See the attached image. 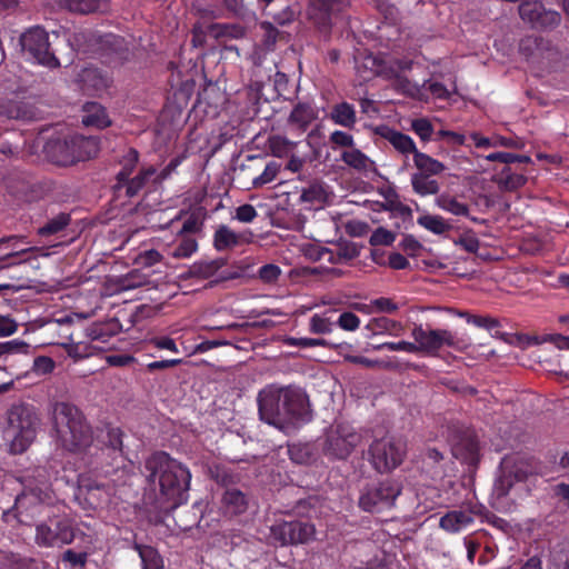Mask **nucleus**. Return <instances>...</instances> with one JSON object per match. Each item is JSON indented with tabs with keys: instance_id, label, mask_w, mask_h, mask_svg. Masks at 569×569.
Returning a JSON list of instances; mask_svg holds the SVG:
<instances>
[{
	"instance_id": "6ab92c4d",
	"label": "nucleus",
	"mask_w": 569,
	"mask_h": 569,
	"mask_svg": "<svg viewBox=\"0 0 569 569\" xmlns=\"http://www.w3.org/2000/svg\"><path fill=\"white\" fill-rule=\"evenodd\" d=\"M282 410L286 422H307L311 418L308 393H283Z\"/></svg>"
},
{
	"instance_id": "c03bdc74",
	"label": "nucleus",
	"mask_w": 569,
	"mask_h": 569,
	"mask_svg": "<svg viewBox=\"0 0 569 569\" xmlns=\"http://www.w3.org/2000/svg\"><path fill=\"white\" fill-rule=\"evenodd\" d=\"M70 222V216L67 213H59L50 219L43 227L39 228V234L51 236L60 232Z\"/></svg>"
},
{
	"instance_id": "9d476101",
	"label": "nucleus",
	"mask_w": 569,
	"mask_h": 569,
	"mask_svg": "<svg viewBox=\"0 0 569 569\" xmlns=\"http://www.w3.org/2000/svg\"><path fill=\"white\" fill-rule=\"evenodd\" d=\"M368 455L369 461L377 472H391L402 463L406 456V443L388 437L377 439L370 445Z\"/></svg>"
},
{
	"instance_id": "4be33fe9",
	"label": "nucleus",
	"mask_w": 569,
	"mask_h": 569,
	"mask_svg": "<svg viewBox=\"0 0 569 569\" xmlns=\"http://www.w3.org/2000/svg\"><path fill=\"white\" fill-rule=\"evenodd\" d=\"M133 50L134 44L132 37H130V40H127L120 36L109 34V63L122 64L129 61L134 54Z\"/></svg>"
},
{
	"instance_id": "6e6d98bb",
	"label": "nucleus",
	"mask_w": 569,
	"mask_h": 569,
	"mask_svg": "<svg viewBox=\"0 0 569 569\" xmlns=\"http://www.w3.org/2000/svg\"><path fill=\"white\" fill-rule=\"evenodd\" d=\"M332 330V323L327 318L315 315L310 319V331L317 335L329 333Z\"/></svg>"
},
{
	"instance_id": "09e8293b",
	"label": "nucleus",
	"mask_w": 569,
	"mask_h": 569,
	"mask_svg": "<svg viewBox=\"0 0 569 569\" xmlns=\"http://www.w3.org/2000/svg\"><path fill=\"white\" fill-rule=\"evenodd\" d=\"M62 562L66 569H77L84 567L87 562L86 552H76L72 549H68L62 555Z\"/></svg>"
},
{
	"instance_id": "20e7f679",
	"label": "nucleus",
	"mask_w": 569,
	"mask_h": 569,
	"mask_svg": "<svg viewBox=\"0 0 569 569\" xmlns=\"http://www.w3.org/2000/svg\"><path fill=\"white\" fill-rule=\"evenodd\" d=\"M113 152V167H120V170L116 173V183L112 186L114 199H131L138 196L150 180L154 183L157 169L153 166L140 168L138 173L130 178L139 161V152L136 149L123 147V149Z\"/></svg>"
},
{
	"instance_id": "774afa93",
	"label": "nucleus",
	"mask_w": 569,
	"mask_h": 569,
	"mask_svg": "<svg viewBox=\"0 0 569 569\" xmlns=\"http://www.w3.org/2000/svg\"><path fill=\"white\" fill-rule=\"evenodd\" d=\"M371 306L378 311L385 313H395L398 310L397 303H395L390 298L385 297L372 300Z\"/></svg>"
},
{
	"instance_id": "f257e3e1",
	"label": "nucleus",
	"mask_w": 569,
	"mask_h": 569,
	"mask_svg": "<svg viewBox=\"0 0 569 569\" xmlns=\"http://www.w3.org/2000/svg\"><path fill=\"white\" fill-rule=\"evenodd\" d=\"M150 485L158 483L154 508L169 512L188 502L191 472L187 466L164 451L152 453L144 462Z\"/></svg>"
},
{
	"instance_id": "72a5a7b5",
	"label": "nucleus",
	"mask_w": 569,
	"mask_h": 569,
	"mask_svg": "<svg viewBox=\"0 0 569 569\" xmlns=\"http://www.w3.org/2000/svg\"><path fill=\"white\" fill-rule=\"evenodd\" d=\"M436 204L453 216L469 217V207L460 202L456 197L449 193H442L437 197Z\"/></svg>"
},
{
	"instance_id": "e2e57ef3",
	"label": "nucleus",
	"mask_w": 569,
	"mask_h": 569,
	"mask_svg": "<svg viewBox=\"0 0 569 569\" xmlns=\"http://www.w3.org/2000/svg\"><path fill=\"white\" fill-rule=\"evenodd\" d=\"M280 274H281L280 268L272 263L264 264L259 269V278L263 282H268V283L274 282L279 278Z\"/></svg>"
},
{
	"instance_id": "dca6fc26",
	"label": "nucleus",
	"mask_w": 569,
	"mask_h": 569,
	"mask_svg": "<svg viewBox=\"0 0 569 569\" xmlns=\"http://www.w3.org/2000/svg\"><path fill=\"white\" fill-rule=\"evenodd\" d=\"M452 455L455 458L467 465L470 471L477 470L480 460V442L475 430L460 429L452 443Z\"/></svg>"
},
{
	"instance_id": "423d86ee",
	"label": "nucleus",
	"mask_w": 569,
	"mask_h": 569,
	"mask_svg": "<svg viewBox=\"0 0 569 569\" xmlns=\"http://www.w3.org/2000/svg\"><path fill=\"white\" fill-rule=\"evenodd\" d=\"M54 501V495L48 480H42L32 486H26L17 496L11 510L3 512L6 521L14 517L20 523H29L34 517L43 513V510Z\"/></svg>"
},
{
	"instance_id": "bb28decb",
	"label": "nucleus",
	"mask_w": 569,
	"mask_h": 569,
	"mask_svg": "<svg viewBox=\"0 0 569 569\" xmlns=\"http://www.w3.org/2000/svg\"><path fill=\"white\" fill-rule=\"evenodd\" d=\"M330 119L336 124L346 128H353L357 121L356 110L352 104L348 102H340L332 107Z\"/></svg>"
},
{
	"instance_id": "3c124183",
	"label": "nucleus",
	"mask_w": 569,
	"mask_h": 569,
	"mask_svg": "<svg viewBox=\"0 0 569 569\" xmlns=\"http://www.w3.org/2000/svg\"><path fill=\"white\" fill-rule=\"evenodd\" d=\"M162 256L154 249L146 250L137 254L133 259L134 263L141 268H149L158 263Z\"/></svg>"
},
{
	"instance_id": "b1692460",
	"label": "nucleus",
	"mask_w": 569,
	"mask_h": 569,
	"mask_svg": "<svg viewBox=\"0 0 569 569\" xmlns=\"http://www.w3.org/2000/svg\"><path fill=\"white\" fill-rule=\"evenodd\" d=\"M82 123L86 127L106 128L107 112L104 107L97 102H87L83 106Z\"/></svg>"
},
{
	"instance_id": "8fccbe9b",
	"label": "nucleus",
	"mask_w": 569,
	"mask_h": 569,
	"mask_svg": "<svg viewBox=\"0 0 569 569\" xmlns=\"http://www.w3.org/2000/svg\"><path fill=\"white\" fill-rule=\"evenodd\" d=\"M411 129L422 141H429L433 133V127L431 122L426 118L412 120Z\"/></svg>"
},
{
	"instance_id": "6e6552de",
	"label": "nucleus",
	"mask_w": 569,
	"mask_h": 569,
	"mask_svg": "<svg viewBox=\"0 0 569 569\" xmlns=\"http://www.w3.org/2000/svg\"><path fill=\"white\" fill-rule=\"evenodd\" d=\"M401 491V482L391 478L368 483L360 491L358 506L365 512L379 513L391 509Z\"/></svg>"
},
{
	"instance_id": "49530a36",
	"label": "nucleus",
	"mask_w": 569,
	"mask_h": 569,
	"mask_svg": "<svg viewBox=\"0 0 569 569\" xmlns=\"http://www.w3.org/2000/svg\"><path fill=\"white\" fill-rule=\"evenodd\" d=\"M30 345L20 339H13L0 342V357L7 355H27L30 351Z\"/></svg>"
},
{
	"instance_id": "7c9ffc66",
	"label": "nucleus",
	"mask_w": 569,
	"mask_h": 569,
	"mask_svg": "<svg viewBox=\"0 0 569 569\" xmlns=\"http://www.w3.org/2000/svg\"><path fill=\"white\" fill-rule=\"evenodd\" d=\"M365 328L375 336L383 333L397 336L398 332L402 329L400 322L387 317L372 318L369 320Z\"/></svg>"
},
{
	"instance_id": "0eeeda50",
	"label": "nucleus",
	"mask_w": 569,
	"mask_h": 569,
	"mask_svg": "<svg viewBox=\"0 0 569 569\" xmlns=\"http://www.w3.org/2000/svg\"><path fill=\"white\" fill-rule=\"evenodd\" d=\"M46 152L52 162L70 166L96 157L99 152V142L92 137L73 136L63 140H50L46 146Z\"/></svg>"
},
{
	"instance_id": "7ed1b4c3",
	"label": "nucleus",
	"mask_w": 569,
	"mask_h": 569,
	"mask_svg": "<svg viewBox=\"0 0 569 569\" xmlns=\"http://www.w3.org/2000/svg\"><path fill=\"white\" fill-rule=\"evenodd\" d=\"M40 418L34 408L28 405H14L8 409L2 439L7 452L11 456L24 453L37 438Z\"/></svg>"
},
{
	"instance_id": "473e14b6",
	"label": "nucleus",
	"mask_w": 569,
	"mask_h": 569,
	"mask_svg": "<svg viewBox=\"0 0 569 569\" xmlns=\"http://www.w3.org/2000/svg\"><path fill=\"white\" fill-rule=\"evenodd\" d=\"M240 243V237L229 227L220 226L213 236V246L218 251L236 247Z\"/></svg>"
},
{
	"instance_id": "69168bd1",
	"label": "nucleus",
	"mask_w": 569,
	"mask_h": 569,
	"mask_svg": "<svg viewBox=\"0 0 569 569\" xmlns=\"http://www.w3.org/2000/svg\"><path fill=\"white\" fill-rule=\"evenodd\" d=\"M400 74L393 63L386 66L380 61L378 68H372V76H381L388 80H393V82L397 80V76Z\"/></svg>"
},
{
	"instance_id": "c85d7f7f",
	"label": "nucleus",
	"mask_w": 569,
	"mask_h": 569,
	"mask_svg": "<svg viewBox=\"0 0 569 569\" xmlns=\"http://www.w3.org/2000/svg\"><path fill=\"white\" fill-rule=\"evenodd\" d=\"M134 549L141 559L142 569H163V559L156 548L134 543Z\"/></svg>"
},
{
	"instance_id": "680f3d73",
	"label": "nucleus",
	"mask_w": 569,
	"mask_h": 569,
	"mask_svg": "<svg viewBox=\"0 0 569 569\" xmlns=\"http://www.w3.org/2000/svg\"><path fill=\"white\" fill-rule=\"evenodd\" d=\"M258 216L256 208L252 204L244 203L237 208L234 218L240 222H252Z\"/></svg>"
},
{
	"instance_id": "c9c22d12",
	"label": "nucleus",
	"mask_w": 569,
	"mask_h": 569,
	"mask_svg": "<svg viewBox=\"0 0 569 569\" xmlns=\"http://www.w3.org/2000/svg\"><path fill=\"white\" fill-rule=\"evenodd\" d=\"M288 455L290 459L299 465L309 463L315 459V449L311 443H291L288 445Z\"/></svg>"
},
{
	"instance_id": "5fc2aeb1",
	"label": "nucleus",
	"mask_w": 569,
	"mask_h": 569,
	"mask_svg": "<svg viewBox=\"0 0 569 569\" xmlns=\"http://www.w3.org/2000/svg\"><path fill=\"white\" fill-rule=\"evenodd\" d=\"M329 141L332 144V149L336 148H348L351 149L355 144L353 137L345 131L336 130L330 137Z\"/></svg>"
},
{
	"instance_id": "ea45409f",
	"label": "nucleus",
	"mask_w": 569,
	"mask_h": 569,
	"mask_svg": "<svg viewBox=\"0 0 569 569\" xmlns=\"http://www.w3.org/2000/svg\"><path fill=\"white\" fill-rule=\"evenodd\" d=\"M417 222L435 234H443L451 229V226L440 216L423 214Z\"/></svg>"
},
{
	"instance_id": "4d7b16f0",
	"label": "nucleus",
	"mask_w": 569,
	"mask_h": 569,
	"mask_svg": "<svg viewBox=\"0 0 569 569\" xmlns=\"http://www.w3.org/2000/svg\"><path fill=\"white\" fill-rule=\"evenodd\" d=\"M260 28L263 31V44L267 48H271L276 44L279 30L273 26V23L263 21L260 23Z\"/></svg>"
},
{
	"instance_id": "9b49d317",
	"label": "nucleus",
	"mask_w": 569,
	"mask_h": 569,
	"mask_svg": "<svg viewBox=\"0 0 569 569\" xmlns=\"http://www.w3.org/2000/svg\"><path fill=\"white\" fill-rule=\"evenodd\" d=\"M74 540V526L72 520L63 516H48L36 528V542L40 547L53 548L69 545Z\"/></svg>"
},
{
	"instance_id": "5701e85b",
	"label": "nucleus",
	"mask_w": 569,
	"mask_h": 569,
	"mask_svg": "<svg viewBox=\"0 0 569 569\" xmlns=\"http://www.w3.org/2000/svg\"><path fill=\"white\" fill-rule=\"evenodd\" d=\"M227 261L223 258L214 260L197 261L181 276L182 279L198 278L208 279L217 273L219 269L226 266Z\"/></svg>"
},
{
	"instance_id": "0e129e2a",
	"label": "nucleus",
	"mask_w": 569,
	"mask_h": 569,
	"mask_svg": "<svg viewBox=\"0 0 569 569\" xmlns=\"http://www.w3.org/2000/svg\"><path fill=\"white\" fill-rule=\"evenodd\" d=\"M109 457L111 452L119 453L121 456L122 452V432L120 429H110L109 428Z\"/></svg>"
},
{
	"instance_id": "cd10ccee",
	"label": "nucleus",
	"mask_w": 569,
	"mask_h": 569,
	"mask_svg": "<svg viewBox=\"0 0 569 569\" xmlns=\"http://www.w3.org/2000/svg\"><path fill=\"white\" fill-rule=\"evenodd\" d=\"M411 186L413 191L422 197L437 194L440 190L439 182L432 176L419 172L411 176Z\"/></svg>"
},
{
	"instance_id": "052dcab7",
	"label": "nucleus",
	"mask_w": 569,
	"mask_h": 569,
	"mask_svg": "<svg viewBox=\"0 0 569 569\" xmlns=\"http://www.w3.org/2000/svg\"><path fill=\"white\" fill-rule=\"evenodd\" d=\"M31 250H32V248H26V249L16 250V247L13 246L12 250L10 252H8L4 256L0 257V270L1 269H6V268H10V267L16 266V264H19L21 261H17L16 258L18 256L23 254L26 252H29Z\"/></svg>"
},
{
	"instance_id": "338daca9",
	"label": "nucleus",
	"mask_w": 569,
	"mask_h": 569,
	"mask_svg": "<svg viewBox=\"0 0 569 569\" xmlns=\"http://www.w3.org/2000/svg\"><path fill=\"white\" fill-rule=\"evenodd\" d=\"M54 362L49 357H38L33 360L32 369L38 375H46L53 370Z\"/></svg>"
},
{
	"instance_id": "4c0bfd02",
	"label": "nucleus",
	"mask_w": 569,
	"mask_h": 569,
	"mask_svg": "<svg viewBox=\"0 0 569 569\" xmlns=\"http://www.w3.org/2000/svg\"><path fill=\"white\" fill-rule=\"evenodd\" d=\"M103 0H60V4L70 12L89 14L96 12Z\"/></svg>"
},
{
	"instance_id": "a878e982",
	"label": "nucleus",
	"mask_w": 569,
	"mask_h": 569,
	"mask_svg": "<svg viewBox=\"0 0 569 569\" xmlns=\"http://www.w3.org/2000/svg\"><path fill=\"white\" fill-rule=\"evenodd\" d=\"M316 119V111L310 103L299 102L292 109L288 122L299 129H306Z\"/></svg>"
},
{
	"instance_id": "2f4dec72",
	"label": "nucleus",
	"mask_w": 569,
	"mask_h": 569,
	"mask_svg": "<svg viewBox=\"0 0 569 569\" xmlns=\"http://www.w3.org/2000/svg\"><path fill=\"white\" fill-rule=\"evenodd\" d=\"M329 194L330 193L325 183L319 180H315L302 190L300 199L303 202L320 204L328 201Z\"/></svg>"
},
{
	"instance_id": "39448f33",
	"label": "nucleus",
	"mask_w": 569,
	"mask_h": 569,
	"mask_svg": "<svg viewBox=\"0 0 569 569\" xmlns=\"http://www.w3.org/2000/svg\"><path fill=\"white\" fill-rule=\"evenodd\" d=\"M501 475L495 483L498 496H507L516 482L527 481L530 477L546 475V466L533 456L513 453L502 458Z\"/></svg>"
},
{
	"instance_id": "c756f323",
	"label": "nucleus",
	"mask_w": 569,
	"mask_h": 569,
	"mask_svg": "<svg viewBox=\"0 0 569 569\" xmlns=\"http://www.w3.org/2000/svg\"><path fill=\"white\" fill-rule=\"evenodd\" d=\"M413 162L418 169L417 172L423 174L437 176L446 170V166L442 162L420 151L416 152Z\"/></svg>"
},
{
	"instance_id": "2eb2a0df",
	"label": "nucleus",
	"mask_w": 569,
	"mask_h": 569,
	"mask_svg": "<svg viewBox=\"0 0 569 569\" xmlns=\"http://www.w3.org/2000/svg\"><path fill=\"white\" fill-rule=\"evenodd\" d=\"M520 18L532 29H553L561 23V16L558 11L549 10L540 1L528 0L519 6Z\"/></svg>"
},
{
	"instance_id": "ddd939ff",
	"label": "nucleus",
	"mask_w": 569,
	"mask_h": 569,
	"mask_svg": "<svg viewBox=\"0 0 569 569\" xmlns=\"http://www.w3.org/2000/svg\"><path fill=\"white\" fill-rule=\"evenodd\" d=\"M22 50L39 64L50 68L59 66L58 59L50 52L49 36L40 27L27 30L20 38Z\"/></svg>"
},
{
	"instance_id": "f3484780",
	"label": "nucleus",
	"mask_w": 569,
	"mask_h": 569,
	"mask_svg": "<svg viewBox=\"0 0 569 569\" xmlns=\"http://www.w3.org/2000/svg\"><path fill=\"white\" fill-rule=\"evenodd\" d=\"M347 0H309L307 8L308 20L323 34L332 27V16L341 12Z\"/></svg>"
},
{
	"instance_id": "f03ea898",
	"label": "nucleus",
	"mask_w": 569,
	"mask_h": 569,
	"mask_svg": "<svg viewBox=\"0 0 569 569\" xmlns=\"http://www.w3.org/2000/svg\"><path fill=\"white\" fill-rule=\"evenodd\" d=\"M52 420L57 439L66 450L79 452L92 443V428L76 406L68 402L54 403Z\"/></svg>"
},
{
	"instance_id": "412c9836",
	"label": "nucleus",
	"mask_w": 569,
	"mask_h": 569,
	"mask_svg": "<svg viewBox=\"0 0 569 569\" xmlns=\"http://www.w3.org/2000/svg\"><path fill=\"white\" fill-rule=\"evenodd\" d=\"M376 133L379 134L381 138L386 139L387 141H389L398 152L405 156L412 153L415 157L416 152H418L413 140L409 136L400 131H397L388 126L377 127Z\"/></svg>"
},
{
	"instance_id": "a18cd8bd",
	"label": "nucleus",
	"mask_w": 569,
	"mask_h": 569,
	"mask_svg": "<svg viewBox=\"0 0 569 569\" xmlns=\"http://www.w3.org/2000/svg\"><path fill=\"white\" fill-rule=\"evenodd\" d=\"M280 168H281L280 163H278L277 161H270L266 166L263 172L261 174H259L258 177L253 178L252 186L254 188H259V187H262V186L273 181L276 179L277 174L279 173Z\"/></svg>"
},
{
	"instance_id": "58836bf2",
	"label": "nucleus",
	"mask_w": 569,
	"mask_h": 569,
	"mask_svg": "<svg viewBox=\"0 0 569 569\" xmlns=\"http://www.w3.org/2000/svg\"><path fill=\"white\" fill-rule=\"evenodd\" d=\"M301 8L298 2H291L271 13L273 21L279 26L291 24L300 16Z\"/></svg>"
},
{
	"instance_id": "f704fd0d",
	"label": "nucleus",
	"mask_w": 569,
	"mask_h": 569,
	"mask_svg": "<svg viewBox=\"0 0 569 569\" xmlns=\"http://www.w3.org/2000/svg\"><path fill=\"white\" fill-rule=\"evenodd\" d=\"M527 182V178L522 173H515L510 167H505L498 179V186L506 191H515Z\"/></svg>"
},
{
	"instance_id": "1a4fd4ad",
	"label": "nucleus",
	"mask_w": 569,
	"mask_h": 569,
	"mask_svg": "<svg viewBox=\"0 0 569 569\" xmlns=\"http://www.w3.org/2000/svg\"><path fill=\"white\" fill-rule=\"evenodd\" d=\"M361 440V433L352 425L336 420L325 431L322 451L330 459L345 460Z\"/></svg>"
},
{
	"instance_id": "603ef678",
	"label": "nucleus",
	"mask_w": 569,
	"mask_h": 569,
	"mask_svg": "<svg viewBox=\"0 0 569 569\" xmlns=\"http://www.w3.org/2000/svg\"><path fill=\"white\" fill-rule=\"evenodd\" d=\"M395 239L396 236L391 231L379 227L370 236L369 243L371 246H390Z\"/></svg>"
},
{
	"instance_id": "e433bc0d",
	"label": "nucleus",
	"mask_w": 569,
	"mask_h": 569,
	"mask_svg": "<svg viewBox=\"0 0 569 569\" xmlns=\"http://www.w3.org/2000/svg\"><path fill=\"white\" fill-rule=\"evenodd\" d=\"M222 501L227 510L232 515H240L247 509V498L238 489L227 490L223 495Z\"/></svg>"
},
{
	"instance_id": "aec40b11",
	"label": "nucleus",
	"mask_w": 569,
	"mask_h": 569,
	"mask_svg": "<svg viewBox=\"0 0 569 569\" xmlns=\"http://www.w3.org/2000/svg\"><path fill=\"white\" fill-rule=\"evenodd\" d=\"M281 393H258V410L260 419L269 425L277 426L286 422L282 410Z\"/></svg>"
},
{
	"instance_id": "de8ad7c7",
	"label": "nucleus",
	"mask_w": 569,
	"mask_h": 569,
	"mask_svg": "<svg viewBox=\"0 0 569 569\" xmlns=\"http://www.w3.org/2000/svg\"><path fill=\"white\" fill-rule=\"evenodd\" d=\"M198 243L193 238H183L172 248L171 256L177 259L188 258L196 252Z\"/></svg>"
},
{
	"instance_id": "a19ab883",
	"label": "nucleus",
	"mask_w": 569,
	"mask_h": 569,
	"mask_svg": "<svg viewBox=\"0 0 569 569\" xmlns=\"http://www.w3.org/2000/svg\"><path fill=\"white\" fill-rule=\"evenodd\" d=\"M80 81L87 89L100 90L104 88V78L97 68H84L80 73Z\"/></svg>"
},
{
	"instance_id": "864d4df0",
	"label": "nucleus",
	"mask_w": 569,
	"mask_h": 569,
	"mask_svg": "<svg viewBox=\"0 0 569 569\" xmlns=\"http://www.w3.org/2000/svg\"><path fill=\"white\" fill-rule=\"evenodd\" d=\"M393 88L403 94L415 97L420 92L418 84L411 82L406 76H397V80L393 82Z\"/></svg>"
},
{
	"instance_id": "4468645a",
	"label": "nucleus",
	"mask_w": 569,
	"mask_h": 569,
	"mask_svg": "<svg viewBox=\"0 0 569 569\" xmlns=\"http://www.w3.org/2000/svg\"><path fill=\"white\" fill-rule=\"evenodd\" d=\"M486 511L487 508L483 505L470 500L442 516L439 526L448 532L457 533L472 525L475 518L483 516Z\"/></svg>"
},
{
	"instance_id": "13d9d810",
	"label": "nucleus",
	"mask_w": 569,
	"mask_h": 569,
	"mask_svg": "<svg viewBox=\"0 0 569 569\" xmlns=\"http://www.w3.org/2000/svg\"><path fill=\"white\" fill-rule=\"evenodd\" d=\"M377 350L388 349L390 351H406L409 353H417L416 342L399 341V342H385L376 347Z\"/></svg>"
},
{
	"instance_id": "37998d69",
	"label": "nucleus",
	"mask_w": 569,
	"mask_h": 569,
	"mask_svg": "<svg viewBox=\"0 0 569 569\" xmlns=\"http://www.w3.org/2000/svg\"><path fill=\"white\" fill-rule=\"evenodd\" d=\"M457 315L466 318L467 322L472 323L479 328H485L488 331H492L493 329L500 327L499 320L489 316H476L470 315L467 311H457Z\"/></svg>"
},
{
	"instance_id": "79ce46f5",
	"label": "nucleus",
	"mask_w": 569,
	"mask_h": 569,
	"mask_svg": "<svg viewBox=\"0 0 569 569\" xmlns=\"http://www.w3.org/2000/svg\"><path fill=\"white\" fill-rule=\"evenodd\" d=\"M268 146L274 157L282 158L292 151L296 143L282 136H271L268 139Z\"/></svg>"
},
{
	"instance_id": "a211bd4d",
	"label": "nucleus",
	"mask_w": 569,
	"mask_h": 569,
	"mask_svg": "<svg viewBox=\"0 0 569 569\" xmlns=\"http://www.w3.org/2000/svg\"><path fill=\"white\" fill-rule=\"evenodd\" d=\"M273 538L282 546L306 543L315 535V527L311 523L292 520L283 521L271 528Z\"/></svg>"
},
{
	"instance_id": "393cba45",
	"label": "nucleus",
	"mask_w": 569,
	"mask_h": 569,
	"mask_svg": "<svg viewBox=\"0 0 569 569\" xmlns=\"http://www.w3.org/2000/svg\"><path fill=\"white\" fill-rule=\"evenodd\" d=\"M341 160L359 172H367L375 166V162L369 157L356 148L345 150L341 153Z\"/></svg>"
},
{
	"instance_id": "f8f14e48",
	"label": "nucleus",
	"mask_w": 569,
	"mask_h": 569,
	"mask_svg": "<svg viewBox=\"0 0 569 569\" xmlns=\"http://www.w3.org/2000/svg\"><path fill=\"white\" fill-rule=\"evenodd\" d=\"M411 337L416 342L417 352H425L436 356L443 347L461 349L462 340L446 329H431L422 325H415L411 330Z\"/></svg>"
},
{
	"instance_id": "bf43d9fd",
	"label": "nucleus",
	"mask_w": 569,
	"mask_h": 569,
	"mask_svg": "<svg viewBox=\"0 0 569 569\" xmlns=\"http://www.w3.org/2000/svg\"><path fill=\"white\" fill-rule=\"evenodd\" d=\"M360 319L350 311L342 312L338 319V326L347 331H355L359 328Z\"/></svg>"
}]
</instances>
